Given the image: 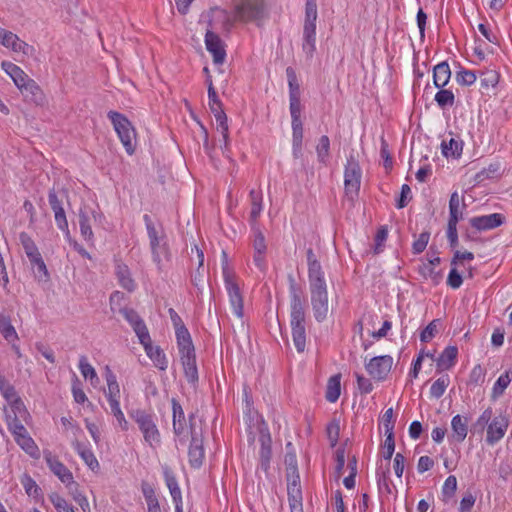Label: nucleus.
<instances>
[{
	"label": "nucleus",
	"mask_w": 512,
	"mask_h": 512,
	"mask_svg": "<svg viewBox=\"0 0 512 512\" xmlns=\"http://www.w3.org/2000/svg\"><path fill=\"white\" fill-rule=\"evenodd\" d=\"M504 216L499 213L472 217L469 219L470 225L477 231H486L497 228L504 223Z\"/></svg>",
	"instance_id": "obj_17"
},
{
	"label": "nucleus",
	"mask_w": 512,
	"mask_h": 512,
	"mask_svg": "<svg viewBox=\"0 0 512 512\" xmlns=\"http://www.w3.org/2000/svg\"><path fill=\"white\" fill-rule=\"evenodd\" d=\"M441 324L440 319L432 320L420 333L421 342H430L438 333V327Z\"/></svg>",
	"instance_id": "obj_46"
},
{
	"label": "nucleus",
	"mask_w": 512,
	"mask_h": 512,
	"mask_svg": "<svg viewBox=\"0 0 512 512\" xmlns=\"http://www.w3.org/2000/svg\"><path fill=\"white\" fill-rule=\"evenodd\" d=\"M457 355L458 349L456 346L446 347L436 360L437 371L441 372L452 368L455 365Z\"/></svg>",
	"instance_id": "obj_23"
},
{
	"label": "nucleus",
	"mask_w": 512,
	"mask_h": 512,
	"mask_svg": "<svg viewBox=\"0 0 512 512\" xmlns=\"http://www.w3.org/2000/svg\"><path fill=\"white\" fill-rule=\"evenodd\" d=\"M452 427V438L461 443L467 436L468 432V421L467 418H463L461 415H455L451 421Z\"/></svg>",
	"instance_id": "obj_30"
},
{
	"label": "nucleus",
	"mask_w": 512,
	"mask_h": 512,
	"mask_svg": "<svg viewBox=\"0 0 512 512\" xmlns=\"http://www.w3.org/2000/svg\"><path fill=\"white\" fill-rule=\"evenodd\" d=\"M499 172V165L498 164H491L488 169H483L482 171L478 172L475 175V181L477 183H480L488 178H493L496 176Z\"/></svg>",
	"instance_id": "obj_61"
},
{
	"label": "nucleus",
	"mask_w": 512,
	"mask_h": 512,
	"mask_svg": "<svg viewBox=\"0 0 512 512\" xmlns=\"http://www.w3.org/2000/svg\"><path fill=\"white\" fill-rule=\"evenodd\" d=\"M21 484L23 485L26 493L29 496H33L34 498H38L39 496H41V488L28 474L23 475L21 479Z\"/></svg>",
	"instance_id": "obj_51"
},
{
	"label": "nucleus",
	"mask_w": 512,
	"mask_h": 512,
	"mask_svg": "<svg viewBox=\"0 0 512 512\" xmlns=\"http://www.w3.org/2000/svg\"><path fill=\"white\" fill-rule=\"evenodd\" d=\"M449 384H450V378L447 374L438 378L431 385V388H430L431 397L435 398V399H439L440 397H442L443 394L445 393L447 387L449 386Z\"/></svg>",
	"instance_id": "obj_39"
},
{
	"label": "nucleus",
	"mask_w": 512,
	"mask_h": 512,
	"mask_svg": "<svg viewBox=\"0 0 512 512\" xmlns=\"http://www.w3.org/2000/svg\"><path fill=\"white\" fill-rule=\"evenodd\" d=\"M264 0H239L235 6V17L243 22L259 21L265 17Z\"/></svg>",
	"instance_id": "obj_7"
},
{
	"label": "nucleus",
	"mask_w": 512,
	"mask_h": 512,
	"mask_svg": "<svg viewBox=\"0 0 512 512\" xmlns=\"http://www.w3.org/2000/svg\"><path fill=\"white\" fill-rule=\"evenodd\" d=\"M223 278L225 288L228 292L230 303L233 308V312L239 318L243 316V298L240 292L239 285L236 281L235 273L228 267L227 261L222 266Z\"/></svg>",
	"instance_id": "obj_9"
},
{
	"label": "nucleus",
	"mask_w": 512,
	"mask_h": 512,
	"mask_svg": "<svg viewBox=\"0 0 512 512\" xmlns=\"http://www.w3.org/2000/svg\"><path fill=\"white\" fill-rule=\"evenodd\" d=\"M330 140L328 136L323 135L319 139V143L316 147L317 157L319 162L326 164L329 157Z\"/></svg>",
	"instance_id": "obj_50"
},
{
	"label": "nucleus",
	"mask_w": 512,
	"mask_h": 512,
	"mask_svg": "<svg viewBox=\"0 0 512 512\" xmlns=\"http://www.w3.org/2000/svg\"><path fill=\"white\" fill-rule=\"evenodd\" d=\"M181 355V362L183 365L184 373L187 380L191 383L198 381V370L196 365L195 351L191 353H184Z\"/></svg>",
	"instance_id": "obj_24"
},
{
	"label": "nucleus",
	"mask_w": 512,
	"mask_h": 512,
	"mask_svg": "<svg viewBox=\"0 0 512 512\" xmlns=\"http://www.w3.org/2000/svg\"><path fill=\"white\" fill-rule=\"evenodd\" d=\"M19 90L26 100L36 105H42L45 101V95L42 89L32 78H29Z\"/></svg>",
	"instance_id": "obj_19"
},
{
	"label": "nucleus",
	"mask_w": 512,
	"mask_h": 512,
	"mask_svg": "<svg viewBox=\"0 0 512 512\" xmlns=\"http://www.w3.org/2000/svg\"><path fill=\"white\" fill-rule=\"evenodd\" d=\"M1 67L12 78L18 89L30 78L19 66L12 62L3 61Z\"/></svg>",
	"instance_id": "obj_25"
},
{
	"label": "nucleus",
	"mask_w": 512,
	"mask_h": 512,
	"mask_svg": "<svg viewBox=\"0 0 512 512\" xmlns=\"http://www.w3.org/2000/svg\"><path fill=\"white\" fill-rule=\"evenodd\" d=\"M77 453L83 459V461L89 466L90 469L94 470L99 468V462L94 456L93 452L90 449H87L80 443H77L75 446Z\"/></svg>",
	"instance_id": "obj_40"
},
{
	"label": "nucleus",
	"mask_w": 512,
	"mask_h": 512,
	"mask_svg": "<svg viewBox=\"0 0 512 512\" xmlns=\"http://www.w3.org/2000/svg\"><path fill=\"white\" fill-rule=\"evenodd\" d=\"M165 482L170 491L172 499L182 498L181 490L179 488L176 477L169 471L164 472Z\"/></svg>",
	"instance_id": "obj_48"
},
{
	"label": "nucleus",
	"mask_w": 512,
	"mask_h": 512,
	"mask_svg": "<svg viewBox=\"0 0 512 512\" xmlns=\"http://www.w3.org/2000/svg\"><path fill=\"white\" fill-rule=\"evenodd\" d=\"M107 116L111 120L126 152L132 155L135 151L136 133L130 121L123 114L116 111H109Z\"/></svg>",
	"instance_id": "obj_3"
},
{
	"label": "nucleus",
	"mask_w": 512,
	"mask_h": 512,
	"mask_svg": "<svg viewBox=\"0 0 512 512\" xmlns=\"http://www.w3.org/2000/svg\"><path fill=\"white\" fill-rule=\"evenodd\" d=\"M293 153L298 157L302 149L303 123L302 120H292Z\"/></svg>",
	"instance_id": "obj_36"
},
{
	"label": "nucleus",
	"mask_w": 512,
	"mask_h": 512,
	"mask_svg": "<svg viewBox=\"0 0 512 512\" xmlns=\"http://www.w3.org/2000/svg\"><path fill=\"white\" fill-rule=\"evenodd\" d=\"M143 220L149 237L150 247L154 248L155 246L162 245L164 237L159 234V231L156 229L151 217L148 214H145L143 216Z\"/></svg>",
	"instance_id": "obj_37"
},
{
	"label": "nucleus",
	"mask_w": 512,
	"mask_h": 512,
	"mask_svg": "<svg viewBox=\"0 0 512 512\" xmlns=\"http://www.w3.org/2000/svg\"><path fill=\"white\" fill-rule=\"evenodd\" d=\"M480 82L482 88L495 87L499 82V74L495 70H486L481 73Z\"/></svg>",
	"instance_id": "obj_52"
},
{
	"label": "nucleus",
	"mask_w": 512,
	"mask_h": 512,
	"mask_svg": "<svg viewBox=\"0 0 512 512\" xmlns=\"http://www.w3.org/2000/svg\"><path fill=\"white\" fill-rule=\"evenodd\" d=\"M79 485L76 482V487L72 486V490H69L75 502L81 507L83 512H90V505L86 496L79 492Z\"/></svg>",
	"instance_id": "obj_58"
},
{
	"label": "nucleus",
	"mask_w": 512,
	"mask_h": 512,
	"mask_svg": "<svg viewBox=\"0 0 512 512\" xmlns=\"http://www.w3.org/2000/svg\"><path fill=\"white\" fill-rule=\"evenodd\" d=\"M456 489H457V479L455 476L453 475H450L446 478L445 482H444V485H443V488H442V493L445 497H452L455 492H456Z\"/></svg>",
	"instance_id": "obj_64"
},
{
	"label": "nucleus",
	"mask_w": 512,
	"mask_h": 512,
	"mask_svg": "<svg viewBox=\"0 0 512 512\" xmlns=\"http://www.w3.org/2000/svg\"><path fill=\"white\" fill-rule=\"evenodd\" d=\"M251 211L249 215L250 225H259L258 218L262 212L263 194L261 190L252 189L249 193Z\"/></svg>",
	"instance_id": "obj_26"
},
{
	"label": "nucleus",
	"mask_w": 512,
	"mask_h": 512,
	"mask_svg": "<svg viewBox=\"0 0 512 512\" xmlns=\"http://www.w3.org/2000/svg\"><path fill=\"white\" fill-rule=\"evenodd\" d=\"M194 414L189 415V430L191 434V442L188 451L189 464L193 468H200L205 458V450L203 447L202 431H197L195 426Z\"/></svg>",
	"instance_id": "obj_8"
},
{
	"label": "nucleus",
	"mask_w": 512,
	"mask_h": 512,
	"mask_svg": "<svg viewBox=\"0 0 512 512\" xmlns=\"http://www.w3.org/2000/svg\"><path fill=\"white\" fill-rule=\"evenodd\" d=\"M511 380L512 377H510V372H505L502 374L493 386L491 397L493 399H497L499 396H501L510 384Z\"/></svg>",
	"instance_id": "obj_42"
},
{
	"label": "nucleus",
	"mask_w": 512,
	"mask_h": 512,
	"mask_svg": "<svg viewBox=\"0 0 512 512\" xmlns=\"http://www.w3.org/2000/svg\"><path fill=\"white\" fill-rule=\"evenodd\" d=\"M172 412H173V431L174 434L179 438V442L184 444L187 437V423L185 414L181 404L172 398Z\"/></svg>",
	"instance_id": "obj_14"
},
{
	"label": "nucleus",
	"mask_w": 512,
	"mask_h": 512,
	"mask_svg": "<svg viewBox=\"0 0 512 512\" xmlns=\"http://www.w3.org/2000/svg\"><path fill=\"white\" fill-rule=\"evenodd\" d=\"M451 77V70L449 64L443 61L437 64L433 69V81L437 88L445 87Z\"/></svg>",
	"instance_id": "obj_29"
},
{
	"label": "nucleus",
	"mask_w": 512,
	"mask_h": 512,
	"mask_svg": "<svg viewBox=\"0 0 512 512\" xmlns=\"http://www.w3.org/2000/svg\"><path fill=\"white\" fill-rule=\"evenodd\" d=\"M485 373L480 365L474 366L469 375V384L478 386L484 382Z\"/></svg>",
	"instance_id": "obj_63"
},
{
	"label": "nucleus",
	"mask_w": 512,
	"mask_h": 512,
	"mask_svg": "<svg viewBox=\"0 0 512 512\" xmlns=\"http://www.w3.org/2000/svg\"><path fill=\"white\" fill-rule=\"evenodd\" d=\"M130 417L137 423L145 442L149 444V446L155 447L160 444V432L152 414L145 410L137 409L130 413Z\"/></svg>",
	"instance_id": "obj_2"
},
{
	"label": "nucleus",
	"mask_w": 512,
	"mask_h": 512,
	"mask_svg": "<svg viewBox=\"0 0 512 512\" xmlns=\"http://www.w3.org/2000/svg\"><path fill=\"white\" fill-rule=\"evenodd\" d=\"M251 229H252L253 236H254V239L252 242L254 251L260 252V253H266L267 246H266L265 236L262 233L259 225H251Z\"/></svg>",
	"instance_id": "obj_41"
},
{
	"label": "nucleus",
	"mask_w": 512,
	"mask_h": 512,
	"mask_svg": "<svg viewBox=\"0 0 512 512\" xmlns=\"http://www.w3.org/2000/svg\"><path fill=\"white\" fill-rule=\"evenodd\" d=\"M132 328H133L134 332L136 333V335L139 339V342L143 346L152 342L149 331L147 329V326L143 320L138 322V324L134 325Z\"/></svg>",
	"instance_id": "obj_55"
},
{
	"label": "nucleus",
	"mask_w": 512,
	"mask_h": 512,
	"mask_svg": "<svg viewBox=\"0 0 512 512\" xmlns=\"http://www.w3.org/2000/svg\"><path fill=\"white\" fill-rule=\"evenodd\" d=\"M105 378L107 382L108 390L105 393L109 405L120 404V387L117 382L116 375L107 366L105 371Z\"/></svg>",
	"instance_id": "obj_20"
},
{
	"label": "nucleus",
	"mask_w": 512,
	"mask_h": 512,
	"mask_svg": "<svg viewBox=\"0 0 512 512\" xmlns=\"http://www.w3.org/2000/svg\"><path fill=\"white\" fill-rule=\"evenodd\" d=\"M110 409H111V413L116 418V421H117L118 425L120 426V428L123 431H127L129 428V424H128L127 420L125 419V416L120 408V404L111 405Z\"/></svg>",
	"instance_id": "obj_62"
},
{
	"label": "nucleus",
	"mask_w": 512,
	"mask_h": 512,
	"mask_svg": "<svg viewBox=\"0 0 512 512\" xmlns=\"http://www.w3.org/2000/svg\"><path fill=\"white\" fill-rule=\"evenodd\" d=\"M291 474L288 476V500L290 508H300L302 506V492L300 488V477L297 474V466L290 468Z\"/></svg>",
	"instance_id": "obj_15"
},
{
	"label": "nucleus",
	"mask_w": 512,
	"mask_h": 512,
	"mask_svg": "<svg viewBox=\"0 0 512 512\" xmlns=\"http://www.w3.org/2000/svg\"><path fill=\"white\" fill-rule=\"evenodd\" d=\"M79 225L80 231L83 238L87 241L92 240L93 232L91 225L89 223V217L84 212L80 211L79 213Z\"/></svg>",
	"instance_id": "obj_56"
},
{
	"label": "nucleus",
	"mask_w": 512,
	"mask_h": 512,
	"mask_svg": "<svg viewBox=\"0 0 512 512\" xmlns=\"http://www.w3.org/2000/svg\"><path fill=\"white\" fill-rule=\"evenodd\" d=\"M13 415H10L11 417H17L18 419L26 420V418L29 416V413L22 401V399L18 396L12 401L8 402Z\"/></svg>",
	"instance_id": "obj_47"
},
{
	"label": "nucleus",
	"mask_w": 512,
	"mask_h": 512,
	"mask_svg": "<svg viewBox=\"0 0 512 512\" xmlns=\"http://www.w3.org/2000/svg\"><path fill=\"white\" fill-rule=\"evenodd\" d=\"M393 358L390 355L376 356L365 365L369 375L377 380H385L391 371Z\"/></svg>",
	"instance_id": "obj_12"
},
{
	"label": "nucleus",
	"mask_w": 512,
	"mask_h": 512,
	"mask_svg": "<svg viewBox=\"0 0 512 512\" xmlns=\"http://www.w3.org/2000/svg\"><path fill=\"white\" fill-rule=\"evenodd\" d=\"M341 375L337 374L329 378L325 398L327 401L334 403L338 400L341 393Z\"/></svg>",
	"instance_id": "obj_34"
},
{
	"label": "nucleus",
	"mask_w": 512,
	"mask_h": 512,
	"mask_svg": "<svg viewBox=\"0 0 512 512\" xmlns=\"http://www.w3.org/2000/svg\"><path fill=\"white\" fill-rule=\"evenodd\" d=\"M311 305L315 319L322 322L328 315L327 286L310 287Z\"/></svg>",
	"instance_id": "obj_10"
},
{
	"label": "nucleus",
	"mask_w": 512,
	"mask_h": 512,
	"mask_svg": "<svg viewBox=\"0 0 512 512\" xmlns=\"http://www.w3.org/2000/svg\"><path fill=\"white\" fill-rule=\"evenodd\" d=\"M308 278L310 287L327 286L319 261L308 264Z\"/></svg>",
	"instance_id": "obj_32"
},
{
	"label": "nucleus",
	"mask_w": 512,
	"mask_h": 512,
	"mask_svg": "<svg viewBox=\"0 0 512 512\" xmlns=\"http://www.w3.org/2000/svg\"><path fill=\"white\" fill-rule=\"evenodd\" d=\"M290 278V325L292 330L293 343L299 353L304 352L306 347V314L305 300L302 297L301 289L292 276Z\"/></svg>",
	"instance_id": "obj_1"
},
{
	"label": "nucleus",
	"mask_w": 512,
	"mask_h": 512,
	"mask_svg": "<svg viewBox=\"0 0 512 512\" xmlns=\"http://www.w3.org/2000/svg\"><path fill=\"white\" fill-rule=\"evenodd\" d=\"M79 369L81 371V374L85 379H89L91 384H94V382H98L99 378L97 376V373L95 369L90 365L87 361L86 356H81L79 360Z\"/></svg>",
	"instance_id": "obj_43"
},
{
	"label": "nucleus",
	"mask_w": 512,
	"mask_h": 512,
	"mask_svg": "<svg viewBox=\"0 0 512 512\" xmlns=\"http://www.w3.org/2000/svg\"><path fill=\"white\" fill-rule=\"evenodd\" d=\"M206 49L213 56V62L221 65L226 58L225 45L218 34L208 30L205 34Z\"/></svg>",
	"instance_id": "obj_13"
},
{
	"label": "nucleus",
	"mask_w": 512,
	"mask_h": 512,
	"mask_svg": "<svg viewBox=\"0 0 512 512\" xmlns=\"http://www.w3.org/2000/svg\"><path fill=\"white\" fill-rule=\"evenodd\" d=\"M48 201L51 209L54 212L57 227L64 232H68V221L66 218L64 208L62 206V201L58 198L54 189H51L49 191Z\"/></svg>",
	"instance_id": "obj_18"
},
{
	"label": "nucleus",
	"mask_w": 512,
	"mask_h": 512,
	"mask_svg": "<svg viewBox=\"0 0 512 512\" xmlns=\"http://www.w3.org/2000/svg\"><path fill=\"white\" fill-rule=\"evenodd\" d=\"M316 25L304 24L302 49L307 58L311 59L316 50Z\"/></svg>",
	"instance_id": "obj_22"
},
{
	"label": "nucleus",
	"mask_w": 512,
	"mask_h": 512,
	"mask_svg": "<svg viewBox=\"0 0 512 512\" xmlns=\"http://www.w3.org/2000/svg\"><path fill=\"white\" fill-rule=\"evenodd\" d=\"M153 261L157 264L158 268L161 269L162 261L169 259V251L165 242L162 245L151 248Z\"/></svg>",
	"instance_id": "obj_54"
},
{
	"label": "nucleus",
	"mask_w": 512,
	"mask_h": 512,
	"mask_svg": "<svg viewBox=\"0 0 512 512\" xmlns=\"http://www.w3.org/2000/svg\"><path fill=\"white\" fill-rule=\"evenodd\" d=\"M435 101L441 108H445L447 106L451 107L454 105L455 96L451 90L440 88V90L435 95Z\"/></svg>",
	"instance_id": "obj_45"
},
{
	"label": "nucleus",
	"mask_w": 512,
	"mask_h": 512,
	"mask_svg": "<svg viewBox=\"0 0 512 512\" xmlns=\"http://www.w3.org/2000/svg\"><path fill=\"white\" fill-rule=\"evenodd\" d=\"M8 430L14 437L15 442L29 455L33 456L37 451L38 447L35 444L32 437L29 435L27 429L21 423V420L17 417H6Z\"/></svg>",
	"instance_id": "obj_6"
},
{
	"label": "nucleus",
	"mask_w": 512,
	"mask_h": 512,
	"mask_svg": "<svg viewBox=\"0 0 512 512\" xmlns=\"http://www.w3.org/2000/svg\"><path fill=\"white\" fill-rule=\"evenodd\" d=\"M142 493L147 503L148 512H161L155 490L148 483H142Z\"/></svg>",
	"instance_id": "obj_35"
},
{
	"label": "nucleus",
	"mask_w": 512,
	"mask_h": 512,
	"mask_svg": "<svg viewBox=\"0 0 512 512\" xmlns=\"http://www.w3.org/2000/svg\"><path fill=\"white\" fill-rule=\"evenodd\" d=\"M19 239L27 257H31L39 253V250L35 242L26 232H21L19 235Z\"/></svg>",
	"instance_id": "obj_53"
},
{
	"label": "nucleus",
	"mask_w": 512,
	"mask_h": 512,
	"mask_svg": "<svg viewBox=\"0 0 512 512\" xmlns=\"http://www.w3.org/2000/svg\"><path fill=\"white\" fill-rule=\"evenodd\" d=\"M208 99L210 110L214 114L217 123V130L221 133L223 138V148L224 150H228L229 127L227 116L222 108V103L217 96L213 83H210V87L208 89Z\"/></svg>",
	"instance_id": "obj_5"
},
{
	"label": "nucleus",
	"mask_w": 512,
	"mask_h": 512,
	"mask_svg": "<svg viewBox=\"0 0 512 512\" xmlns=\"http://www.w3.org/2000/svg\"><path fill=\"white\" fill-rule=\"evenodd\" d=\"M508 425L509 421L505 416L495 417L491 423L488 424L486 442L490 445L497 443L504 437Z\"/></svg>",
	"instance_id": "obj_16"
},
{
	"label": "nucleus",
	"mask_w": 512,
	"mask_h": 512,
	"mask_svg": "<svg viewBox=\"0 0 512 512\" xmlns=\"http://www.w3.org/2000/svg\"><path fill=\"white\" fill-rule=\"evenodd\" d=\"M44 459L54 475L66 485L68 490H72V486L76 487V482L72 472L50 451H44Z\"/></svg>",
	"instance_id": "obj_11"
},
{
	"label": "nucleus",
	"mask_w": 512,
	"mask_h": 512,
	"mask_svg": "<svg viewBox=\"0 0 512 512\" xmlns=\"http://www.w3.org/2000/svg\"><path fill=\"white\" fill-rule=\"evenodd\" d=\"M28 259L31 263L35 278L38 281H48L50 276L41 253L39 252L38 254L28 257Z\"/></svg>",
	"instance_id": "obj_31"
},
{
	"label": "nucleus",
	"mask_w": 512,
	"mask_h": 512,
	"mask_svg": "<svg viewBox=\"0 0 512 512\" xmlns=\"http://www.w3.org/2000/svg\"><path fill=\"white\" fill-rule=\"evenodd\" d=\"M463 144L454 138H450L447 142L443 140L441 143L442 153L445 157H458L461 155Z\"/></svg>",
	"instance_id": "obj_38"
},
{
	"label": "nucleus",
	"mask_w": 512,
	"mask_h": 512,
	"mask_svg": "<svg viewBox=\"0 0 512 512\" xmlns=\"http://www.w3.org/2000/svg\"><path fill=\"white\" fill-rule=\"evenodd\" d=\"M362 170L359 161L354 155H350L344 170V191L350 201H354L361 186Z\"/></svg>",
	"instance_id": "obj_4"
},
{
	"label": "nucleus",
	"mask_w": 512,
	"mask_h": 512,
	"mask_svg": "<svg viewBox=\"0 0 512 512\" xmlns=\"http://www.w3.org/2000/svg\"><path fill=\"white\" fill-rule=\"evenodd\" d=\"M115 273L118 278L119 284L121 285L122 288L126 289L129 292L135 290V282L131 277L130 270L126 264L117 262Z\"/></svg>",
	"instance_id": "obj_28"
},
{
	"label": "nucleus",
	"mask_w": 512,
	"mask_h": 512,
	"mask_svg": "<svg viewBox=\"0 0 512 512\" xmlns=\"http://www.w3.org/2000/svg\"><path fill=\"white\" fill-rule=\"evenodd\" d=\"M386 439L383 445V457L385 460L390 461L395 450L394 432L385 433Z\"/></svg>",
	"instance_id": "obj_59"
},
{
	"label": "nucleus",
	"mask_w": 512,
	"mask_h": 512,
	"mask_svg": "<svg viewBox=\"0 0 512 512\" xmlns=\"http://www.w3.org/2000/svg\"><path fill=\"white\" fill-rule=\"evenodd\" d=\"M419 272L421 273V275L424 277V278H429L432 280V282L437 285L440 283L441 279H442V274L440 271H436L434 266H432L431 264L429 263H423L420 268H419Z\"/></svg>",
	"instance_id": "obj_49"
},
{
	"label": "nucleus",
	"mask_w": 512,
	"mask_h": 512,
	"mask_svg": "<svg viewBox=\"0 0 512 512\" xmlns=\"http://www.w3.org/2000/svg\"><path fill=\"white\" fill-rule=\"evenodd\" d=\"M476 74L472 70L462 69L456 73V81L465 86H470L476 81Z\"/></svg>",
	"instance_id": "obj_57"
},
{
	"label": "nucleus",
	"mask_w": 512,
	"mask_h": 512,
	"mask_svg": "<svg viewBox=\"0 0 512 512\" xmlns=\"http://www.w3.org/2000/svg\"><path fill=\"white\" fill-rule=\"evenodd\" d=\"M286 76L288 79L289 97H300V85L295 70L292 67H287Z\"/></svg>",
	"instance_id": "obj_44"
},
{
	"label": "nucleus",
	"mask_w": 512,
	"mask_h": 512,
	"mask_svg": "<svg viewBox=\"0 0 512 512\" xmlns=\"http://www.w3.org/2000/svg\"><path fill=\"white\" fill-rule=\"evenodd\" d=\"M429 239H430V233L427 231L422 232L419 235L418 239L415 240L412 244L413 253L414 254L422 253L426 249Z\"/></svg>",
	"instance_id": "obj_60"
},
{
	"label": "nucleus",
	"mask_w": 512,
	"mask_h": 512,
	"mask_svg": "<svg viewBox=\"0 0 512 512\" xmlns=\"http://www.w3.org/2000/svg\"><path fill=\"white\" fill-rule=\"evenodd\" d=\"M0 333L9 343L19 340L18 334L11 323L9 316L0 313Z\"/></svg>",
	"instance_id": "obj_33"
},
{
	"label": "nucleus",
	"mask_w": 512,
	"mask_h": 512,
	"mask_svg": "<svg viewBox=\"0 0 512 512\" xmlns=\"http://www.w3.org/2000/svg\"><path fill=\"white\" fill-rule=\"evenodd\" d=\"M147 356L153 361L154 365L162 371L168 367V360L165 353L159 346H153L152 342L143 346Z\"/></svg>",
	"instance_id": "obj_27"
},
{
	"label": "nucleus",
	"mask_w": 512,
	"mask_h": 512,
	"mask_svg": "<svg viewBox=\"0 0 512 512\" xmlns=\"http://www.w3.org/2000/svg\"><path fill=\"white\" fill-rule=\"evenodd\" d=\"M260 451H259V457H260V463L261 467L264 470H267L269 468L271 456H272V440L271 436L268 432H265L263 430L260 431Z\"/></svg>",
	"instance_id": "obj_21"
}]
</instances>
